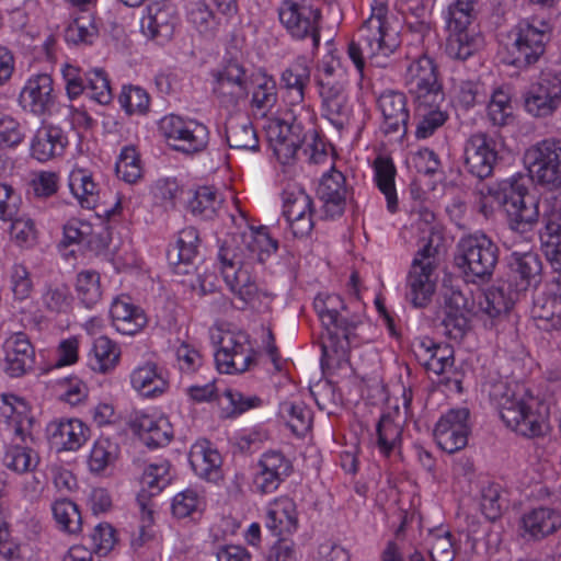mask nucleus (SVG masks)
Masks as SVG:
<instances>
[{"mask_svg": "<svg viewBox=\"0 0 561 561\" xmlns=\"http://www.w3.org/2000/svg\"><path fill=\"white\" fill-rule=\"evenodd\" d=\"M278 241L273 239L266 227H260L249 236L231 237L222 242L218 252L221 274L230 290L247 305L259 291L249 266L265 261L277 251Z\"/></svg>", "mask_w": 561, "mask_h": 561, "instance_id": "nucleus-1", "label": "nucleus"}, {"mask_svg": "<svg viewBox=\"0 0 561 561\" xmlns=\"http://www.w3.org/2000/svg\"><path fill=\"white\" fill-rule=\"evenodd\" d=\"M341 304L342 310L345 305L339 296H328L327 299L316 298L314 309L321 320L324 333L321 335V366H330L335 356L343 359L347 356L350 348L356 343V330L362 324L358 316L347 317L336 308Z\"/></svg>", "mask_w": 561, "mask_h": 561, "instance_id": "nucleus-2", "label": "nucleus"}, {"mask_svg": "<svg viewBox=\"0 0 561 561\" xmlns=\"http://www.w3.org/2000/svg\"><path fill=\"white\" fill-rule=\"evenodd\" d=\"M385 10L382 5L378 8L360 26L358 41L348 44V56L359 72L364 70L366 58L370 64L383 67L385 59L400 45L397 35L386 30Z\"/></svg>", "mask_w": 561, "mask_h": 561, "instance_id": "nucleus-3", "label": "nucleus"}, {"mask_svg": "<svg viewBox=\"0 0 561 561\" xmlns=\"http://www.w3.org/2000/svg\"><path fill=\"white\" fill-rule=\"evenodd\" d=\"M488 195L503 207L512 230L525 233L538 222V201L529 194L523 175L504 180L496 187H488Z\"/></svg>", "mask_w": 561, "mask_h": 561, "instance_id": "nucleus-4", "label": "nucleus"}, {"mask_svg": "<svg viewBox=\"0 0 561 561\" xmlns=\"http://www.w3.org/2000/svg\"><path fill=\"white\" fill-rule=\"evenodd\" d=\"M499 262V247L484 233L461 238L454 255L455 266L467 283L486 284Z\"/></svg>", "mask_w": 561, "mask_h": 561, "instance_id": "nucleus-5", "label": "nucleus"}, {"mask_svg": "<svg viewBox=\"0 0 561 561\" xmlns=\"http://www.w3.org/2000/svg\"><path fill=\"white\" fill-rule=\"evenodd\" d=\"M477 0H455L448 7L447 28L449 35L445 44V53L456 60H466L480 47V36L470 30L476 16Z\"/></svg>", "mask_w": 561, "mask_h": 561, "instance_id": "nucleus-6", "label": "nucleus"}, {"mask_svg": "<svg viewBox=\"0 0 561 561\" xmlns=\"http://www.w3.org/2000/svg\"><path fill=\"white\" fill-rule=\"evenodd\" d=\"M552 25L546 20L520 21L512 31L513 42L507 46L508 62L517 68L536 64L550 41Z\"/></svg>", "mask_w": 561, "mask_h": 561, "instance_id": "nucleus-7", "label": "nucleus"}, {"mask_svg": "<svg viewBox=\"0 0 561 561\" xmlns=\"http://www.w3.org/2000/svg\"><path fill=\"white\" fill-rule=\"evenodd\" d=\"M504 391L500 394V415L507 427L525 437H536L545 433L547 426L543 417L534 412L523 396L503 385Z\"/></svg>", "mask_w": 561, "mask_h": 561, "instance_id": "nucleus-8", "label": "nucleus"}, {"mask_svg": "<svg viewBox=\"0 0 561 561\" xmlns=\"http://www.w3.org/2000/svg\"><path fill=\"white\" fill-rule=\"evenodd\" d=\"M526 160L534 182L549 191L561 187V140L538 142L527 151Z\"/></svg>", "mask_w": 561, "mask_h": 561, "instance_id": "nucleus-9", "label": "nucleus"}, {"mask_svg": "<svg viewBox=\"0 0 561 561\" xmlns=\"http://www.w3.org/2000/svg\"><path fill=\"white\" fill-rule=\"evenodd\" d=\"M159 130L173 150L185 154L201 152L208 144V129L205 125L195 121L185 122L178 115L163 117Z\"/></svg>", "mask_w": 561, "mask_h": 561, "instance_id": "nucleus-10", "label": "nucleus"}, {"mask_svg": "<svg viewBox=\"0 0 561 561\" xmlns=\"http://www.w3.org/2000/svg\"><path fill=\"white\" fill-rule=\"evenodd\" d=\"M408 76L409 92L421 106L444 102V92L433 59L427 56L420 57L409 66Z\"/></svg>", "mask_w": 561, "mask_h": 561, "instance_id": "nucleus-11", "label": "nucleus"}, {"mask_svg": "<svg viewBox=\"0 0 561 561\" xmlns=\"http://www.w3.org/2000/svg\"><path fill=\"white\" fill-rule=\"evenodd\" d=\"M499 153L494 140L484 133L471 135L463 146V168L479 180L493 173Z\"/></svg>", "mask_w": 561, "mask_h": 561, "instance_id": "nucleus-12", "label": "nucleus"}, {"mask_svg": "<svg viewBox=\"0 0 561 561\" xmlns=\"http://www.w3.org/2000/svg\"><path fill=\"white\" fill-rule=\"evenodd\" d=\"M445 317L442 321L445 333L449 339L460 341L471 329V318L474 316V299L466 296L459 289H451L445 297Z\"/></svg>", "mask_w": 561, "mask_h": 561, "instance_id": "nucleus-13", "label": "nucleus"}, {"mask_svg": "<svg viewBox=\"0 0 561 561\" xmlns=\"http://www.w3.org/2000/svg\"><path fill=\"white\" fill-rule=\"evenodd\" d=\"M321 18L318 9L309 5H301L293 0L283 2L279 9V20L296 38H305L311 36L313 47L319 46L320 33L317 23Z\"/></svg>", "mask_w": 561, "mask_h": 561, "instance_id": "nucleus-14", "label": "nucleus"}, {"mask_svg": "<svg viewBox=\"0 0 561 561\" xmlns=\"http://www.w3.org/2000/svg\"><path fill=\"white\" fill-rule=\"evenodd\" d=\"M468 419L469 410L466 408L451 409L442 415L435 426L434 436L443 450L454 454L467 446L470 433Z\"/></svg>", "mask_w": 561, "mask_h": 561, "instance_id": "nucleus-15", "label": "nucleus"}, {"mask_svg": "<svg viewBox=\"0 0 561 561\" xmlns=\"http://www.w3.org/2000/svg\"><path fill=\"white\" fill-rule=\"evenodd\" d=\"M560 105L561 71L543 75L525 98V108L535 117H547Z\"/></svg>", "mask_w": 561, "mask_h": 561, "instance_id": "nucleus-16", "label": "nucleus"}, {"mask_svg": "<svg viewBox=\"0 0 561 561\" xmlns=\"http://www.w3.org/2000/svg\"><path fill=\"white\" fill-rule=\"evenodd\" d=\"M213 92L222 106H236L249 93L245 69L237 61L227 62L215 73Z\"/></svg>", "mask_w": 561, "mask_h": 561, "instance_id": "nucleus-17", "label": "nucleus"}, {"mask_svg": "<svg viewBox=\"0 0 561 561\" xmlns=\"http://www.w3.org/2000/svg\"><path fill=\"white\" fill-rule=\"evenodd\" d=\"M179 23L175 5L169 1L152 2L147 7V14L141 19L144 35L158 42H169Z\"/></svg>", "mask_w": 561, "mask_h": 561, "instance_id": "nucleus-18", "label": "nucleus"}, {"mask_svg": "<svg viewBox=\"0 0 561 561\" xmlns=\"http://www.w3.org/2000/svg\"><path fill=\"white\" fill-rule=\"evenodd\" d=\"M51 446L58 451L78 450L88 439L89 427L78 419L55 420L46 428Z\"/></svg>", "mask_w": 561, "mask_h": 561, "instance_id": "nucleus-19", "label": "nucleus"}, {"mask_svg": "<svg viewBox=\"0 0 561 561\" xmlns=\"http://www.w3.org/2000/svg\"><path fill=\"white\" fill-rule=\"evenodd\" d=\"M198 232L193 227L180 231L178 240L167 252L169 265L176 275H190L196 271Z\"/></svg>", "mask_w": 561, "mask_h": 561, "instance_id": "nucleus-20", "label": "nucleus"}, {"mask_svg": "<svg viewBox=\"0 0 561 561\" xmlns=\"http://www.w3.org/2000/svg\"><path fill=\"white\" fill-rule=\"evenodd\" d=\"M53 79L47 73L32 76L22 89L19 101L25 110L43 115L54 105Z\"/></svg>", "mask_w": 561, "mask_h": 561, "instance_id": "nucleus-21", "label": "nucleus"}, {"mask_svg": "<svg viewBox=\"0 0 561 561\" xmlns=\"http://www.w3.org/2000/svg\"><path fill=\"white\" fill-rule=\"evenodd\" d=\"M435 265L432 262L421 264L419 257H414L408 275L407 299L415 308L426 307L435 293V280L432 279Z\"/></svg>", "mask_w": 561, "mask_h": 561, "instance_id": "nucleus-22", "label": "nucleus"}, {"mask_svg": "<svg viewBox=\"0 0 561 561\" xmlns=\"http://www.w3.org/2000/svg\"><path fill=\"white\" fill-rule=\"evenodd\" d=\"M378 105L383 116L385 133L404 137L410 117L405 95L396 91L385 92L379 96Z\"/></svg>", "mask_w": 561, "mask_h": 561, "instance_id": "nucleus-23", "label": "nucleus"}, {"mask_svg": "<svg viewBox=\"0 0 561 561\" xmlns=\"http://www.w3.org/2000/svg\"><path fill=\"white\" fill-rule=\"evenodd\" d=\"M345 178L339 171L327 173L322 176L317 190L318 197L323 203L327 218L341 217L344 214L347 188L344 185Z\"/></svg>", "mask_w": 561, "mask_h": 561, "instance_id": "nucleus-24", "label": "nucleus"}, {"mask_svg": "<svg viewBox=\"0 0 561 561\" xmlns=\"http://www.w3.org/2000/svg\"><path fill=\"white\" fill-rule=\"evenodd\" d=\"M5 373L14 378L21 377L33 368L35 351L27 336L15 333L4 343Z\"/></svg>", "mask_w": 561, "mask_h": 561, "instance_id": "nucleus-25", "label": "nucleus"}, {"mask_svg": "<svg viewBox=\"0 0 561 561\" xmlns=\"http://www.w3.org/2000/svg\"><path fill=\"white\" fill-rule=\"evenodd\" d=\"M511 273L516 280L517 291H526L536 288L541 283L542 263L537 253L514 252L508 261Z\"/></svg>", "mask_w": 561, "mask_h": 561, "instance_id": "nucleus-26", "label": "nucleus"}, {"mask_svg": "<svg viewBox=\"0 0 561 561\" xmlns=\"http://www.w3.org/2000/svg\"><path fill=\"white\" fill-rule=\"evenodd\" d=\"M519 291L510 283H501L488 288L479 300L480 311L491 319L506 314L517 300Z\"/></svg>", "mask_w": 561, "mask_h": 561, "instance_id": "nucleus-27", "label": "nucleus"}, {"mask_svg": "<svg viewBox=\"0 0 561 561\" xmlns=\"http://www.w3.org/2000/svg\"><path fill=\"white\" fill-rule=\"evenodd\" d=\"M67 145V138L61 128L53 125H44L37 129L32 144V157L38 161H48L60 156Z\"/></svg>", "mask_w": 561, "mask_h": 561, "instance_id": "nucleus-28", "label": "nucleus"}, {"mask_svg": "<svg viewBox=\"0 0 561 561\" xmlns=\"http://www.w3.org/2000/svg\"><path fill=\"white\" fill-rule=\"evenodd\" d=\"M520 525L525 534L538 540L554 533L561 526V517L552 508L538 507L525 514Z\"/></svg>", "mask_w": 561, "mask_h": 561, "instance_id": "nucleus-29", "label": "nucleus"}, {"mask_svg": "<svg viewBox=\"0 0 561 561\" xmlns=\"http://www.w3.org/2000/svg\"><path fill=\"white\" fill-rule=\"evenodd\" d=\"M133 428L141 442L150 448L165 446L173 438V431L167 419L153 420L142 415L133 423Z\"/></svg>", "mask_w": 561, "mask_h": 561, "instance_id": "nucleus-30", "label": "nucleus"}, {"mask_svg": "<svg viewBox=\"0 0 561 561\" xmlns=\"http://www.w3.org/2000/svg\"><path fill=\"white\" fill-rule=\"evenodd\" d=\"M225 133L231 149L259 150V138L249 117H230L225 125Z\"/></svg>", "mask_w": 561, "mask_h": 561, "instance_id": "nucleus-31", "label": "nucleus"}, {"mask_svg": "<svg viewBox=\"0 0 561 561\" xmlns=\"http://www.w3.org/2000/svg\"><path fill=\"white\" fill-rule=\"evenodd\" d=\"M133 387L145 397H153L163 393L168 382L158 373L157 365L148 362L137 367L130 376Z\"/></svg>", "mask_w": 561, "mask_h": 561, "instance_id": "nucleus-32", "label": "nucleus"}, {"mask_svg": "<svg viewBox=\"0 0 561 561\" xmlns=\"http://www.w3.org/2000/svg\"><path fill=\"white\" fill-rule=\"evenodd\" d=\"M111 316L118 331L134 334L147 322L142 310L125 301L115 300L111 307Z\"/></svg>", "mask_w": 561, "mask_h": 561, "instance_id": "nucleus-33", "label": "nucleus"}, {"mask_svg": "<svg viewBox=\"0 0 561 561\" xmlns=\"http://www.w3.org/2000/svg\"><path fill=\"white\" fill-rule=\"evenodd\" d=\"M375 181L378 188L386 196L387 208L394 213L398 208V198L394 186L396 167L390 158L377 157L374 161Z\"/></svg>", "mask_w": 561, "mask_h": 561, "instance_id": "nucleus-34", "label": "nucleus"}, {"mask_svg": "<svg viewBox=\"0 0 561 561\" xmlns=\"http://www.w3.org/2000/svg\"><path fill=\"white\" fill-rule=\"evenodd\" d=\"M221 198L211 186L198 187L187 202V209L193 216L202 219H213L221 205Z\"/></svg>", "mask_w": 561, "mask_h": 561, "instance_id": "nucleus-35", "label": "nucleus"}, {"mask_svg": "<svg viewBox=\"0 0 561 561\" xmlns=\"http://www.w3.org/2000/svg\"><path fill=\"white\" fill-rule=\"evenodd\" d=\"M93 360L90 365L93 370L107 374L115 368L119 360L121 350L107 336H99L93 343Z\"/></svg>", "mask_w": 561, "mask_h": 561, "instance_id": "nucleus-36", "label": "nucleus"}, {"mask_svg": "<svg viewBox=\"0 0 561 561\" xmlns=\"http://www.w3.org/2000/svg\"><path fill=\"white\" fill-rule=\"evenodd\" d=\"M417 104V115L421 119L417 123L415 136L419 139H425L432 136L437 128L445 124L448 118V114L440 110V102L423 106H421L420 103Z\"/></svg>", "mask_w": 561, "mask_h": 561, "instance_id": "nucleus-37", "label": "nucleus"}, {"mask_svg": "<svg viewBox=\"0 0 561 561\" xmlns=\"http://www.w3.org/2000/svg\"><path fill=\"white\" fill-rule=\"evenodd\" d=\"M69 187L83 208H94L96 184L93 182L91 174H88L83 169L73 170L69 176Z\"/></svg>", "mask_w": 561, "mask_h": 561, "instance_id": "nucleus-38", "label": "nucleus"}, {"mask_svg": "<svg viewBox=\"0 0 561 561\" xmlns=\"http://www.w3.org/2000/svg\"><path fill=\"white\" fill-rule=\"evenodd\" d=\"M310 81V68L304 58H298L286 68L280 78V83L287 90H295L299 101L304 100V91Z\"/></svg>", "mask_w": 561, "mask_h": 561, "instance_id": "nucleus-39", "label": "nucleus"}, {"mask_svg": "<svg viewBox=\"0 0 561 561\" xmlns=\"http://www.w3.org/2000/svg\"><path fill=\"white\" fill-rule=\"evenodd\" d=\"M2 461L7 468L24 473L37 466L38 457L30 447L12 445L5 450Z\"/></svg>", "mask_w": 561, "mask_h": 561, "instance_id": "nucleus-40", "label": "nucleus"}, {"mask_svg": "<svg viewBox=\"0 0 561 561\" xmlns=\"http://www.w3.org/2000/svg\"><path fill=\"white\" fill-rule=\"evenodd\" d=\"M53 514L62 530L69 534H77L81 530V514L72 501L67 499L56 501L53 505Z\"/></svg>", "mask_w": 561, "mask_h": 561, "instance_id": "nucleus-41", "label": "nucleus"}, {"mask_svg": "<svg viewBox=\"0 0 561 561\" xmlns=\"http://www.w3.org/2000/svg\"><path fill=\"white\" fill-rule=\"evenodd\" d=\"M278 413L296 435L302 436L311 427V412L302 404L280 403Z\"/></svg>", "mask_w": 561, "mask_h": 561, "instance_id": "nucleus-42", "label": "nucleus"}, {"mask_svg": "<svg viewBox=\"0 0 561 561\" xmlns=\"http://www.w3.org/2000/svg\"><path fill=\"white\" fill-rule=\"evenodd\" d=\"M224 397L227 400V404H221V417L222 419H233L245 411L257 408L262 404L261 398L253 397H244L241 392L233 389H226L224 392Z\"/></svg>", "mask_w": 561, "mask_h": 561, "instance_id": "nucleus-43", "label": "nucleus"}, {"mask_svg": "<svg viewBox=\"0 0 561 561\" xmlns=\"http://www.w3.org/2000/svg\"><path fill=\"white\" fill-rule=\"evenodd\" d=\"M116 446L107 438L98 439L90 453L88 465L92 473L100 474L116 460Z\"/></svg>", "mask_w": 561, "mask_h": 561, "instance_id": "nucleus-44", "label": "nucleus"}, {"mask_svg": "<svg viewBox=\"0 0 561 561\" xmlns=\"http://www.w3.org/2000/svg\"><path fill=\"white\" fill-rule=\"evenodd\" d=\"M84 92L100 104H108L113 98L110 80L103 69L85 72Z\"/></svg>", "mask_w": 561, "mask_h": 561, "instance_id": "nucleus-45", "label": "nucleus"}, {"mask_svg": "<svg viewBox=\"0 0 561 561\" xmlns=\"http://www.w3.org/2000/svg\"><path fill=\"white\" fill-rule=\"evenodd\" d=\"M376 432L380 451L389 455L401 439L402 427L393 421L390 414H382L377 423Z\"/></svg>", "mask_w": 561, "mask_h": 561, "instance_id": "nucleus-46", "label": "nucleus"}, {"mask_svg": "<svg viewBox=\"0 0 561 561\" xmlns=\"http://www.w3.org/2000/svg\"><path fill=\"white\" fill-rule=\"evenodd\" d=\"M188 20L196 30L206 36H213L221 25V19L217 18L205 2H196L188 12Z\"/></svg>", "mask_w": 561, "mask_h": 561, "instance_id": "nucleus-47", "label": "nucleus"}, {"mask_svg": "<svg viewBox=\"0 0 561 561\" xmlns=\"http://www.w3.org/2000/svg\"><path fill=\"white\" fill-rule=\"evenodd\" d=\"M115 171L118 178L129 184L136 183L141 178L140 160L135 148L126 147L122 150Z\"/></svg>", "mask_w": 561, "mask_h": 561, "instance_id": "nucleus-48", "label": "nucleus"}, {"mask_svg": "<svg viewBox=\"0 0 561 561\" xmlns=\"http://www.w3.org/2000/svg\"><path fill=\"white\" fill-rule=\"evenodd\" d=\"M170 463L162 461L160 463L149 465L142 474V484L147 486L149 495L160 493L165 486L171 483Z\"/></svg>", "mask_w": 561, "mask_h": 561, "instance_id": "nucleus-49", "label": "nucleus"}, {"mask_svg": "<svg viewBox=\"0 0 561 561\" xmlns=\"http://www.w3.org/2000/svg\"><path fill=\"white\" fill-rule=\"evenodd\" d=\"M191 465L202 478L215 480L221 465V457L217 450L205 448L199 454H194Z\"/></svg>", "mask_w": 561, "mask_h": 561, "instance_id": "nucleus-50", "label": "nucleus"}, {"mask_svg": "<svg viewBox=\"0 0 561 561\" xmlns=\"http://www.w3.org/2000/svg\"><path fill=\"white\" fill-rule=\"evenodd\" d=\"M76 288L82 302L90 307L101 297L100 275L93 271H84L78 274Z\"/></svg>", "mask_w": 561, "mask_h": 561, "instance_id": "nucleus-51", "label": "nucleus"}, {"mask_svg": "<svg viewBox=\"0 0 561 561\" xmlns=\"http://www.w3.org/2000/svg\"><path fill=\"white\" fill-rule=\"evenodd\" d=\"M312 199L305 191L285 193L283 214L286 220L297 219L300 216L312 214Z\"/></svg>", "mask_w": 561, "mask_h": 561, "instance_id": "nucleus-52", "label": "nucleus"}, {"mask_svg": "<svg viewBox=\"0 0 561 561\" xmlns=\"http://www.w3.org/2000/svg\"><path fill=\"white\" fill-rule=\"evenodd\" d=\"M488 114L494 125H507L513 114V107L508 94L502 90L495 91L489 103Z\"/></svg>", "mask_w": 561, "mask_h": 561, "instance_id": "nucleus-53", "label": "nucleus"}, {"mask_svg": "<svg viewBox=\"0 0 561 561\" xmlns=\"http://www.w3.org/2000/svg\"><path fill=\"white\" fill-rule=\"evenodd\" d=\"M547 234L556 238L553 248L547 253L553 268L561 266V214L551 213L543 216Z\"/></svg>", "mask_w": 561, "mask_h": 561, "instance_id": "nucleus-54", "label": "nucleus"}, {"mask_svg": "<svg viewBox=\"0 0 561 561\" xmlns=\"http://www.w3.org/2000/svg\"><path fill=\"white\" fill-rule=\"evenodd\" d=\"M119 103L128 114L145 113L149 106V95L139 87L124 88L119 95Z\"/></svg>", "mask_w": 561, "mask_h": 561, "instance_id": "nucleus-55", "label": "nucleus"}, {"mask_svg": "<svg viewBox=\"0 0 561 561\" xmlns=\"http://www.w3.org/2000/svg\"><path fill=\"white\" fill-rule=\"evenodd\" d=\"M25 138L23 126L11 116L0 117V147L15 148Z\"/></svg>", "mask_w": 561, "mask_h": 561, "instance_id": "nucleus-56", "label": "nucleus"}, {"mask_svg": "<svg viewBox=\"0 0 561 561\" xmlns=\"http://www.w3.org/2000/svg\"><path fill=\"white\" fill-rule=\"evenodd\" d=\"M560 307L561 300L556 295L547 296L540 294L534 298L531 314L535 319L550 321L554 325V319Z\"/></svg>", "mask_w": 561, "mask_h": 561, "instance_id": "nucleus-57", "label": "nucleus"}, {"mask_svg": "<svg viewBox=\"0 0 561 561\" xmlns=\"http://www.w3.org/2000/svg\"><path fill=\"white\" fill-rule=\"evenodd\" d=\"M98 34V28L93 23L88 22L84 18L76 19L65 31V38L73 44H91Z\"/></svg>", "mask_w": 561, "mask_h": 561, "instance_id": "nucleus-58", "label": "nucleus"}, {"mask_svg": "<svg viewBox=\"0 0 561 561\" xmlns=\"http://www.w3.org/2000/svg\"><path fill=\"white\" fill-rule=\"evenodd\" d=\"M277 102L276 84L272 79H266L254 90L251 104L263 114L271 111Z\"/></svg>", "mask_w": 561, "mask_h": 561, "instance_id": "nucleus-59", "label": "nucleus"}, {"mask_svg": "<svg viewBox=\"0 0 561 561\" xmlns=\"http://www.w3.org/2000/svg\"><path fill=\"white\" fill-rule=\"evenodd\" d=\"M11 238L20 247H32L36 240L35 224L31 218H15L11 221Z\"/></svg>", "mask_w": 561, "mask_h": 561, "instance_id": "nucleus-60", "label": "nucleus"}, {"mask_svg": "<svg viewBox=\"0 0 561 561\" xmlns=\"http://www.w3.org/2000/svg\"><path fill=\"white\" fill-rule=\"evenodd\" d=\"M323 116L328 118L331 124L342 130L348 123L351 108L347 105V96L340 98L339 101H330L322 103Z\"/></svg>", "mask_w": 561, "mask_h": 561, "instance_id": "nucleus-61", "label": "nucleus"}, {"mask_svg": "<svg viewBox=\"0 0 561 561\" xmlns=\"http://www.w3.org/2000/svg\"><path fill=\"white\" fill-rule=\"evenodd\" d=\"M92 549L100 556H106L116 542L115 529L107 523H101L91 535Z\"/></svg>", "mask_w": 561, "mask_h": 561, "instance_id": "nucleus-62", "label": "nucleus"}, {"mask_svg": "<svg viewBox=\"0 0 561 561\" xmlns=\"http://www.w3.org/2000/svg\"><path fill=\"white\" fill-rule=\"evenodd\" d=\"M201 499L196 491L187 489L176 494L172 502V513L178 518H185L199 508Z\"/></svg>", "mask_w": 561, "mask_h": 561, "instance_id": "nucleus-63", "label": "nucleus"}, {"mask_svg": "<svg viewBox=\"0 0 561 561\" xmlns=\"http://www.w3.org/2000/svg\"><path fill=\"white\" fill-rule=\"evenodd\" d=\"M266 527L277 536L284 533H291L297 528V518L288 514L286 510H268L266 513Z\"/></svg>", "mask_w": 561, "mask_h": 561, "instance_id": "nucleus-64", "label": "nucleus"}]
</instances>
